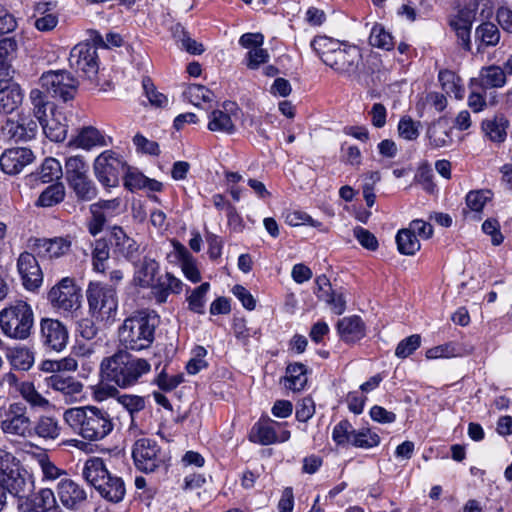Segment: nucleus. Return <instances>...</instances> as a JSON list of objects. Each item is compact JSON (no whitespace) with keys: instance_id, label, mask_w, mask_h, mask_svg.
Masks as SVG:
<instances>
[{"instance_id":"f257e3e1","label":"nucleus","mask_w":512,"mask_h":512,"mask_svg":"<svg viewBox=\"0 0 512 512\" xmlns=\"http://www.w3.org/2000/svg\"><path fill=\"white\" fill-rule=\"evenodd\" d=\"M151 371L150 362L120 349L111 356L104 357L100 363V377L103 383L111 384L107 395L118 394L116 387L129 389L141 382Z\"/></svg>"},{"instance_id":"f03ea898","label":"nucleus","mask_w":512,"mask_h":512,"mask_svg":"<svg viewBox=\"0 0 512 512\" xmlns=\"http://www.w3.org/2000/svg\"><path fill=\"white\" fill-rule=\"evenodd\" d=\"M63 420L74 434L89 442L103 440L115 426L107 410L93 405L69 408L64 411Z\"/></svg>"},{"instance_id":"7ed1b4c3","label":"nucleus","mask_w":512,"mask_h":512,"mask_svg":"<svg viewBox=\"0 0 512 512\" xmlns=\"http://www.w3.org/2000/svg\"><path fill=\"white\" fill-rule=\"evenodd\" d=\"M159 316L148 310H140L126 318L118 329V338L124 350L142 351L151 347Z\"/></svg>"},{"instance_id":"20e7f679","label":"nucleus","mask_w":512,"mask_h":512,"mask_svg":"<svg viewBox=\"0 0 512 512\" xmlns=\"http://www.w3.org/2000/svg\"><path fill=\"white\" fill-rule=\"evenodd\" d=\"M83 476L105 500L112 503H119L126 494V487L123 479L111 474L103 459L94 457L86 461Z\"/></svg>"},{"instance_id":"39448f33","label":"nucleus","mask_w":512,"mask_h":512,"mask_svg":"<svg viewBox=\"0 0 512 512\" xmlns=\"http://www.w3.org/2000/svg\"><path fill=\"white\" fill-rule=\"evenodd\" d=\"M89 313L98 322L111 324L118 312L117 291L101 281L89 282L86 289Z\"/></svg>"},{"instance_id":"423d86ee","label":"nucleus","mask_w":512,"mask_h":512,"mask_svg":"<svg viewBox=\"0 0 512 512\" xmlns=\"http://www.w3.org/2000/svg\"><path fill=\"white\" fill-rule=\"evenodd\" d=\"M34 313L30 304L16 300L0 311V328L11 339L25 340L32 331Z\"/></svg>"},{"instance_id":"0eeeda50","label":"nucleus","mask_w":512,"mask_h":512,"mask_svg":"<svg viewBox=\"0 0 512 512\" xmlns=\"http://www.w3.org/2000/svg\"><path fill=\"white\" fill-rule=\"evenodd\" d=\"M0 480L10 488V494L24 497L32 489V481L28 472L20 465L19 460L5 449H0Z\"/></svg>"},{"instance_id":"6e6552de","label":"nucleus","mask_w":512,"mask_h":512,"mask_svg":"<svg viewBox=\"0 0 512 512\" xmlns=\"http://www.w3.org/2000/svg\"><path fill=\"white\" fill-rule=\"evenodd\" d=\"M31 422L27 407L21 402L0 407V430L5 435L31 438Z\"/></svg>"},{"instance_id":"1a4fd4ad","label":"nucleus","mask_w":512,"mask_h":512,"mask_svg":"<svg viewBox=\"0 0 512 512\" xmlns=\"http://www.w3.org/2000/svg\"><path fill=\"white\" fill-rule=\"evenodd\" d=\"M286 427L287 422H279L268 416H262L250 429L248 439L250 442L262 446L284 443L291 438V432Z\"/></svg>"},{"instance_id":"9d476101","label":"nucleus","mask_w":512,"mask_h":512,"mask_svg":"<svg viewBox=\"0 0 512 512\" xmlns=\"http://www.w3.org/2000/svg\"><path fill=\"white\" fill-rule=\"evenodd\" d=\"M132 458L137 469L144 473H151L165 465L166 455L151 438L137 439L132 447Z\"/></svg>"},{"instance_id":"9b49d317","label":"nucleus","mask_w":512,"mask_h":512,"mask_svg":"<svg viewBox=\"0 0 512 512\" xmlns=\"http://www.w3.org/2000/svg\"><path fill=\"white\" fill-rule=\"evenodd\" d=\"M39 81L41 87L51 97L58 98L64 102L75 97L79 86L77 79L66 70L44 72Z\"/></svg>"},{"instance_id":"f8f14e48","label":"nucleus","mask_w":512,"mask_h":512,"mask_svg":"<svg viewBox=\"0 0 512 512\" xmlns=\"http://www.w3.org/2000/svg\"><path fill=\"white\" fill-rule=\"evenodd\" d=\"M47 299L54 309L62 313H72L81 306L80 289L69 277L54 285L48 292Z\"/></svg>"},{"instance_id":"ddd939ff","label":"nucleus","mask_w":512,"mask_h":512,"mask_svg":"<svg viewBox=\"0 0 512 512\" xmlns=\"http://www.w3.org/2000/svg\"><path fill=\"white\" fill-rule=\"evenodd\" d=\"M124 159L112 150L102 152L94 162V172L98 181L104 186L114 187L120 176L126 171Z\"/></svg>"},{"instance_id":"4468645a","label":"nucleus","mask_w":512,"mask_h":512,"mask_svg":"<svg viewBox=\"0 0 512 512\" xmlns=\"http://www.w3.org/2000/svg\"><path fill=\"white\" fill-rule=\"evenodd\" d=\"M97 48L89 42L75 45L69 55V65L85 77L92 79L99 70Z\"/></svg>"},{"instance_id":"2eb2a0df","label":"nucleus","mask_w":512,"mask_h":512,"mask_svg":"<svg viewBox=\"0 0 512 512\" xmlns=\"http://www.w3.org/2000/svg\"><path fill=\"white\" fill-rule=\"evenodd\" d=\"M361 61L362 54L357 46L341 43L327 66L341 76L352 78L358 74Z\"/></svg>"},{"instance_id":"dca6fc26","label":"nucleus","mask_w":512,"mask_h":512,"mask_svg":"<svg viewBox=\"0 0 512 512\" xmlns=\"http://www.w3.org/2000/svg\"><path fill=\"white\" fill-rule=\"evenodd\" d=\"M2 134L14 142H28L35 139L39 130V121L31 114L19 113L8 118L2 126Z\"/></svg>"},{"instance_id":"f3484780","label":"nucleus","mask_w":512,"mask_h":512,"mask_svg":"<svg viewBox=\"0 0 512 512\" xmlns=\"http://www.w3.org/2000/svg\"><path fill=\"white\" fill-rule=\"evenodd\" d=\"M121 201L118 198L111 200H99L89 207L91 217L87 222V228L91 235L99 234L106 222L119 214Z\"/></svg>"},{"instance_id":"a211bd4d","label":"nucleus","mask_w":512,"mask_h":512,"mask_svg":"<svg viewBox=\"0 0 512 512\" xmlns=\"http://www.w3.org/2000/svg\"><path fill=\"white\" fill-rule=\"evenodd\" d=\"M40 338L47 349L60 352L66 347L69 337L67 328L59 320L45 318L40 322Z\"/></svg>"},{"instance_id":"6ab92c4d","label":"nucleus","mask_w":512,"mask_h":512,"mask_svg":"<svg viewBox=\"0 0 512 512\" xmlns=\"http://www.w3.org/2000/svg\"><path fill=\"white\" fill-rule=\"evenodd\" d=\"M240 108L233 101H225L221 109L212 111L209 115L208 129L212 132L233 134L236 131L234 121L238 118Z\"/></svg>"},{"instance_id":"aec40b11","label":"nucleus","mask_w":512,"mask_h":512,"mask_svg":"<svg viewBox=\"0 0 512 512\" xmlns=\"http://www.w3.org/2000/svg\"><path fill=\"white\" fill-rule=\"evenodd\" d=\"M35 159L33 151L26 147L6 149L0 156L1 170L8 175L19 174Z\"/></svg>"},{"instance_id":"412c9836","label":"nucleus","mask_w":512,"mask_h":512,"mask_svg":"<svg viewBox=\"0 0 512 512\" xmlns=\"http://www.w3.org/2000/svg\"><path fill=\"white\" fill-rule=\"evenodd\" d=\"M17 269L25 289L35 291L41 286L43 273L33 254L29 252L21 253L17 261Z\"/></svg>"},{"instance_id":"4be33fe9","label":"nucleus","mask_w":512,"mask_h":512,"mask_svg":"<svg viewBox=\"0 0 512 512\" xmlns=\"http://www.w3.org/2000/svg\"><path fill=\"white\" fill-rule=\"evenodd\" d=\"M56 493L61 504L69 510L78 509L87 499L83 486L76 481L63 477L56 485Z\"/></svg>"},{"instance_id":"5701e85b","label":"nucleus","mask_w":512,"mask_h":512,"mask_svg":"<svg viewBox=\"0 0 512 512\" xmlns=\"http://www.w3.org/2000/svg\"><path fill=\"white\" fill-rule=\"evenodd\" d=\"M110 243L113 248V253L128 261H134L140 254V246L138 243L120 226H113L111 228Z\"/></svg>"},{"instance_id":"b1692460","label":"nucleus","mask_w":512,"mask_h":512,"mask_svg":"<svg viewBox=\"0 0 512 512\" xmlns=\"http://www.w3.org/2000/svg\"><path fill=\"white\" fill-rule=\"evenodd\" d=\"M24 92L18 83L0 77V113L11 114L23 102Z\"/></svg>"},{"instance_id":"393cba45","label":"nucleus","mask_w":512,"mask_h":512,"mask_svg":"<svg viewBox=\"0 0 512 512\" xmlns=\"http://www.w3.org/2000/svg\"><path fill=\"white\" fill-rule=\"evenodd\" d=\"M23 512H64L56 502L54 491L50 488L39 490L21 503Z\"/></svg>"},{"instance_id":"a878e982","label":"nucleus","mask_w":512,"mask_h":512,"mask_svg":"<svg viewBox=\"0 0 512 512\" xmlns=\"http://www.w3.org/2000/svg\"><path fill=\"white\" fill-rule=\"evenodd\" d=\"M45 383L48 388L63 395L66 400H76L83 390V384L80 381L61 373L46 377Z\"/></svg>"},{"instance_id":"bb28decb","label":"nucleus","mask_w":512,"mask_h":512,"mask_svg":"<svg viewBox=\"0 0 512 512\" xmlns=\"http://www.w3.org/2000/svg\"><path fill=\"white\" fill-rule=\"evenodd\" d=\"M33 248L40 257L59 258L69 252L71 241L65 237L34 239Z\"/></svg>"},{"instance_id":"cd10ccee","label":"nucleus","mask_w":512,"mask_h":512,"mask_svg":"<svg viewBox=\"0 0 512 512\" xmlns=\"http://www.w3.org/2000/svg\"><path fill=\"white\" fill-rule=\"evenodd\" d=\"M62 426L59 420L50 415H41L31 422V438L38 437L45 441H54L61 435Z\"/></svg>"},{"instance_id":"c85d7f7f","label":"nucleus","mask_w":512,"mask_h":512,"mask_svg":"<svg viewBox=\"0 0 512 512\" xmlns=\"http://www.w3.org/2000/svg\"><path fill=\"white\" fill-rule=\"evenodd\" d=\"M18 45L13 37L0 39V77L4 80H12L16 70L12 62L16 59Z\"/></svg>"},{"instance_id":"c756f323","label":"nucleus","mask_w":512,"mask_h":512,"mask_svg":"<svg viewBox=\"0 0 512 512\" xmlns=\"http://www.w3.org/2000/svg\"><path fill=\"white\" fill-rule=\"evenodd\" d=\"M426 138L428 139V146L431 149H439L449 146L452 139V128L445 119H438L431 123L426 131Z\"/></svg>"},{"instance_id":"7c9ffc66","label":"nucleus","mask_w":512,"mask_h":512,"mask_svg":"<svg viewBox=\"0 0 512 512\" xmlns=\"http://www.w3.org/2000/svg\"><path fill=\"white\" fill-rule=\"evenodd\" d=\"M172 246L176 258L180 262V266L184 276L192 283L201 281V274L197 267V261L188 249L179 241L173 240Z\"/></svg>"},{"instance_id":"2f4dec72","label":"nucleus","mask_w":512,"mask_h":512,"mask_svg":"<svg viewBox=\"0 0 512 512\" xmlns=\"http://www.w3.org/2000/svg\"><path fill=\"white\" fill-rule=\"evenodd\" d=\"M507 82L504 70L500 66L482 67L478 77L471 79V86L477 85L482 89L501 88Z\"/></svg>"},{"instance_id":"473e14b6","label":"nucleus","mask_w":512,"mask_h":512,"mask_svg":"<svg viewBox=\"0 0 512 512\" xmlns=\"http://www.w3.org/2000/svg\"><path fill=\"white\" fill-rule=\"evenodd\" d=\"M158 262L148 256L135 264L133 282L141 288H152L155 284V276L158 273Z\"/></svg>"},{"instance_id":"72a5a7b5","label":"nucleus","mask_w":512,"mask_h":512,"mask_svg":"<svg viewBox=\"0 0 512 512\" xmlns=\"http://www.w3.org/2000/svg\"><path fill=\"white\" fill-rule=\"evenodd\" d=\"M183 282L172 273L166 272L157 278L152 287V292L157 303H165L170 294H179L183 288Z\"/></svg>"},{"instance_id":"f704fd0d","label":"nucleus","mask_w":512,"mask_h":512,"mask_svg":"<svg viewBox=\"0 0 512 512\" xmlns=\"http://www.w3.org/2000/svg\"><path fill=\"white\" fill-rule=\"evenodd\" d=\"M337 330L341 339L347 343H355L365 336L364 322L357 315L339 320Z\"/></svg>"},{"instance_id":"c9c22d12","label":"nucleus","mask_w":512,"mask_h":512,"mask_svg":"<svg viewBox=\"0 0 512 512\" xmlns=\"http://www.w3.org/2000/svg\"><path fill=\"white\" fill-rule=\"evenodd\" d=\"M79 202H89L97 197L98 189L89 175L67 182Z\"/></svg>"},{"instance_id":"e433bc0d","label":"nucleus","mask_w":512,"mask_h":512,"mask_svg":"<svg viewBox=\"0 0 512 512\" xmlns=\"http://www.w3.org/2000/svg\"><path fill=\"white\" fill-rule=\"evenodd\" d=\"M509 121L500 114L482 122V129L485 135L493 142L502 143L507 137Z\"/></svg>"},{"instance_id":"4c0bfd02","label":"nucleus","mask_w":512,"mask_h":512,"mask_svg":"<svg viewBox=\"0 0 512 512\" xmlns=\"http://www.w3.org/2000/svg\"><path fill=\"white\" fill-rule=\"evenodd\" d=\"M307 368L302 363H292L286 368L284 385L294 392L301 391L307 384Z\"/></svg>"},{"instance_id":"58836bf2","label":"nucleus","mask_w":512,"mask_h":512,"mask_svg":"<svg viewBox=\"0 0 512 512\" xmlns=\"http://www.w3.org/2000/svg\"><path fill=\"white\" fill-rule=\"evenodd\" d=\"M339 40L325 35H319L313 38L310 43L312 50L317 54L321 61L327 65L338 47H341Z\"/></svg>"},{"instance_id":"ea45409f","label":"nucleus","mask_w":512,"mask_h":512,"mask_svg":"<svg viewBox=\"0 0 512 512\" xmlns=\"http://www.w3.org/2000/svg\"><path fill=\"white\" fill-rule=\"evenodd\" d=\"M7 358L11 366L19 371H28L35 361L33 350L26 346L11 348L8 351Z\"/></svg>"},{"instance_id":"a19ab883","label":"nucleus","mask_w":512,"mask_h":512,"mask_svg":"<svg viewBox=\"0 0 512 512\" xmlns=\"http://www.w3.org/2000/svg\"><path fill=\"white\" fill-rule=\"evenodd\" d=\"M17 390L31 408L45 410L50 407L49 400L37 391L33 382L23 381L17 384Z\"/></svg>"},{"instance_id":"79ce46f5","label":"nucleus","mask_w":512,"mask_h":512,"mask_svg":"<svg viewBox=\"0 0 512 512\" xmlns=\"http://www.w3.org/2000/svg\"><path fill=\"white\" fill-rule=\"evenodd\" d=\"M492 198L493 192L489 189L471 190L466 194L465 202L469 212L474 213V218L480 220L484 207Z\"/></svg>"},{"instance_id":"37998d69","label":"nucleus","mask_w":512,"mask_h":512,"mask_svg":"<svg viewBox=\"0 0 512 512\" xmlns=\"http://www.w3.org/2000/svg\"><path fill=\"white\" fill-rule=\"evenodd\" d=\"M66 195L65 186L61 182H56L47 186L39 195L35 202L37 207H53L61 203Z\"/></svg>"},{"instance_id":"c03bdc74","label":"nucleus","mask_w":512,"mask_h":512,"mask_svg":"<svg viewBox=\"0 0 512 512\" xmlns=\"http://www.w3.org/2000/svg\"><path fill=\"white\" fill-rule=\"evenodd\" d=\"M74 144L87 150L95 146L107 145L104 135L92 126L82 128L74 139Z\"/></svg>"},{"instance_id":"a18cd8bd","label":"nucleus","mask_w":512,"mask_h":512,"mask_svg":"<svg viewBox=\"0 0 512 512\" xmlns=\"http://www.w3.org/2000/svg\"><path fill=\"white\" fill-rule=\"evenodd\" d=\"M439 82L443 90L448 94H453L456 99L464 97L465 89L458 75L451 70H442L438 75Z\"/></svg>"},{"instance_id":"49530a36","label":"nucleus","mask_w":512,"mask_h":512,"mask_svg":"<svg viewBox=\"0 0 512 512\" xmlns=\"http://www.w3.org/2000/svg\"><path fill=\"white\" fill-rule=\"evenodd\" d=\"M118 404H120L130 415L131 424L130 429L136 426L135 414L144 410L146 407V399L143 396L134 394H118L116 398Z\"/></svg>"},{"instance_id":"de8ad7c7","label":"nucleus","mask_w":512,"mask_h":512,"mask_svg":"<svg viewBox=\"0 0 512 512\" xmlns=\"http://www.w3.org/2000/svg\"><path fill=\"white\" fill-rule=\"evenodd\" d=\"M481 8V17L488 18L491 14V7L488 0H471L457 13L461 19H465L466 23L471 25L476 20L477 11Z\"/></svg>"},{"instance_id":"09e8293b","label":"nucleus","mask_w":512,"mask_h":512,"mask_svg":"<svg viewBox=\"0 0 512 512\" xmlns=\"http://www.w3.org/2000/svg\"><path fill=\"white\" fill-rule=\"evenodd\" d=\"M110 257L109 244L105 239H97L92 249V266L97 273L104 274L107 266L106 262Z\"/></svg>"},{"instance_id":"8fccbe9b","label":"nucleus","mask_w":512,"mask_h":512,"mask_svg":"<svg viewBox=\"0 0 512 512\" xmlns=\"http://www.w3.org/2000/svg\"><path fill=\"white\" fill-rule=\"evenodd\" d=\"M45 136L53 142H62L67 136V125L60 118L53 115L50 119L43 120L40 124Z\"/></svg>"},{"instance_id":"3c124183","label":"nucleus","mask_w":512,"mask_h":512,"mask_svg":"<svg viewBox=\"0 0 512 512\" xmlns=\"http://www.w3.org/2000/svg\"><path fill=\"white\" fill-rule=\"evenodd\" d=\"M398 251L403 255H414L420 249V242L410 229H402L396 235Z\"/></svg>"},{"instance_id":"603ef678","label":"nucleus","mask_w":512,"mask_h":512,"mask_svg":"<svg viewBox=\"0 0 512 512\" xmlns=\"http://www.w3.org/2000/svg\"><path fill=\"white\" fill-rule=\"evenodd\" d=\"M89 175V165L81 156H71L65 161L66 182Z\"/></svg>"},{"instance_id":"864d4df0","label":"nucleus","mask_w":512,"mask_h":512,"mask_svg":"<svg viewBox=\"0 0 512 512\" xmlns=\"http://www.w3.org/2000/svg\"><path fill=\"white\" fill-rule=\"evenodd\" d=\"M210 290V284L204 282L198 287L191 290L190 294L186 297L188 308L190 311L197 314H204V307L206 303V295Z\"/></svg>"},{"instance_id":"5fc2aeb1","label":"nucleus","mask_w":512,"mask_h":512,"mask_svg":"<svg viewBox=\"0 0 512 512\" xmlns=\"http://www.w3.org/2000/svg\"><path fill=\"white\" fill-rule=\"evenodd\" d=\"M62 174L61 163L52 157L46 158L38 171V177L42 183H50L53 180H59Z\"/></svg>"},{"instance_id":"6e6d98bb","label":"nucleus","mask_w":512,"mask_h":512,"mask_svg":"<svg viewBox=\"0 0 512 512\" xmlns=\"http://www.w3.org/2000/svg\"><path fill=\"white\" fill-rule=\"evenodd\" d=\"M369 43L373 47L391 50L394 47L392 35L381 24H375L369 35Z\"/></svg>"},{"instance_id":"4d7b16f0","label":"nucleus","mask_w":512,"mask_h":512,"mask_svg":"<svg viewBox=\"0 0 512 512\" xmlns=\"http://www.w3.org/2000/svg\"><path fill=\"white\" fill-rule=\"evenodd\" d=\"M475 37L486 46H496L500 41V31L492 22H483L475 30Z\"/></svg>"},{"instance_id":"13d9d810","label":"nucleus","mask_w":512,"mask_h":512,"mask_svg":"<svg viewBox=\"0 0 512 512\" xmlns=\"http://www.w3.org/2000/svg\"><path fill=\"white\" fill-rule=\"evenodd\" d=\"M184 96L194 106H200L202 102L209 103L213 101L214 94L203 85L192 84L184 91Z\"/></svg>"},{"instance_id":"bf43d9fd","label":"nucleus","mask_w":512,"mask_h":512,"mask_svg":"<svg viewBox=\"0 0 512 512\" xmlns=\"http://www.w3.org/2000/svg\"><path fill=\"white\" fill-rule=\"evenodd\" d=\"M379 443V435L368 428L355 430L351 440V445L362 449H370L376 447L379 445Z\"/></svg>"},{"instance_id":"052dcab7","label":"nucleus","mask_w":512,"mask_h":512,"mask_svg":"<svg viewBox=\"0 0 512 512\" xmlns=\"http://www.w3.org/2000/svg\"><path fill=\"white\" fill-rule=\"evenodd\" d=\"M29 100L32 104L33 115L32 117L42 124L46 117L48 101L46 95L40 89H32L29 93Z\"/></svg>"},{"instance_id":"680f3d73","label":"nucleus","mask_w":512,"mask_h":512,"mask_svg":"<svg viewBox=\"0 0 512 512\" xmlns=\"http://www.w3.org/2000/svg\"><path fill=\"white\" fill-rule=\"evenodd\" d=\"M462 355L461 347L455 342L435 346L426 351L427 359L452 358Z\"/></svg>"},{"instance_id":"e2e57ef3","label":"nucleus","mask_w":512,"mask_h":512,"mask_svg":"<svg viewBox=\"0 0 512 512\" xmlns=\"http://www.w3.org/2000/svg\"><path fill=\"white\" fill-rule=\"evenodd\" d=\"M355 429L348 420H341L332 431V439L337 445L345 446L351 444Z\"/></svg>"},{"instance_id":"0e129e2a","label":"nucleus","mask_w":512,"mask_h":512,"mask_svg":"<svg viewBox=\"0 0 512 512\" xmlns=\"http://www.w3.org/2000/svg\"><path fill=\"white\" fill-rule=\"evenodd\" d=\"M420 122L414 121L409 116H404L398 123V134L401 138L413 141L419 136Z\"/></svg>"},{"instance_id":"69168bd1","label":"nucleus","mask_w":512,"mask_h":512,"mask_svg":"<svg viewBox=\"0 0 512 512\" xmlns=\"http://www.w3.org/2000/svg\"><path fill=\"white\" fill-rule=\"evenodd\" d=\"M421 337L418 334H413L405 339L401 340L396 349L395 355L398 358H406L410 356L415 350L420 347Z\"/></svg>"},{"instance_id":"338daca9","label":"nucleus","mask_w":512,"mask_h":512,"mask_svg":"<svg viewBox=\"0 0 512 512\" xmlns=\"http://www.w3.org/2000/svg\"><path fill=\"white\" fill-rule=\"evenodd\" d=\"M123 174H124V186L128 190L135 191V190L145 189L146 176L144 174H142L140 171L126 166V171Z\"/></svg>"},{"instance_id":"774afa93","label":"nucleus","mask_w":512,"mask_h":512,"mask_svg":"<svg viewBox=\"0 0 512 512\" xmlns=\"http://www.w3.org/2000/svg\"><path fill=\"white\" fill-rule=\"evenodd\" d=\"M143 88L149 102L153 106L162 108L168 105L167 96L157 91L149 78L143 79Z\"/></svg>"}]
</instances>
